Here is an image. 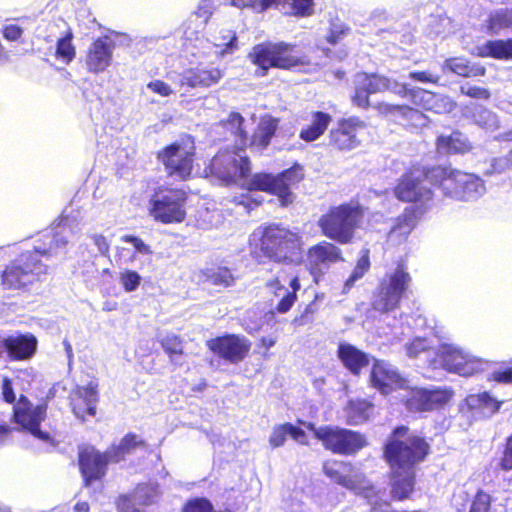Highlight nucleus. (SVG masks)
I'll use <instances>...</instances> for the list:
<instances>
[{
    "instance_id": "13",
    "label": "nucleus",
    "mask_w": 512,
    "mask_h": 512,
    "mask_svg": "<svg viewBox=\"0 0 512 512\" xmlns=\"http://www.w3.org/2000/svg\"><path fill=\"white\" fill-rule=\"evenodd\" d=\"M441 360L438 364L446 370L461 376H472L484 371L489 361L472 355L468 350L455 343H444L438 348Z\"/></svg>"
},
{
    "instance_id": "43",
    "label": "nucleus",
    "mask_w": 512,
    "mask_h": 512,
    "mask_svg": "<svg viewBox=\"0 0 512 512\" xmlns=\"http://www.w3.org/2000/svg\"><path fill=\"white\" fill-rule=\"evenodd\" d=\"M371 404L366 400H351L346 406L347 421L351 425H358L369 418Z\"/></svg>"
},
{
    "instance_id": "54",
    "label": "nucleus",
    "mask_w": 512,
    "mask_h": 512,
    "mask_svg": "<svg viewBox=\"0 0 512 512\" xmlns=\"http://www.w3.org/2000/svg\"><path fill=\"white\" fill-rule=\"evenodd\" d=\"M485 399H487V392L469 395L466 397L464 404L461 405V410L467 409L474 416L483 417Z\"/></svg>"
},
{
    "instance_id": "27",
    "label": "nucleus",
    "mask_w": 512,
    "mask_h": 512,
    "mask_svg": "<svg viewBox=\"0 0 512 512\" xmlns=\"http://www.w3.org/2000/svg\"><path fill=\"white\" fill-rule=\"evenodd\" d=\"M114 42L108 36L99 37L88 49L86 65L90 72L98 74L110 65Z\"/></svg>"
},
{
    "instance_id": "3",
    "label": "nucleus",
    "mask_w": 512,
    "mask_h": 512,
    "mask_svg": "<svg viewBox=\"0 0 512 512\" xmlns=\"http://www.w3.org/2000/svg\"><path fill=\"white\" fill-rule=\"evenodd\" d=\"M362 210L357 202L331 207L318 220L322 234L334 242L345 245L352 242Z\"/></svg>"
},
{
    "instance_id": "60",
    "label": "nucleus",
    "mask_w": 512,
    "mask_h": 512,
    "mask_svg": "<svg viewBox=\"0 0 512 512\" xmlns=\"http://www.w3.org/2000/svg\"><path fill=\"white\" fill-rule=\"evenodd\" d=\"M490 496L484 492H478L472 502L469 512H488Z\"/></svg>"
},
{
    "instance_id": "48",
    "label": "nucleus",
    "mask_w": 512,
    "mask_h": 512,
    "mask_svg": "<svg viewBox=\"0 0 512 512\" xmlns=\"http://www.w3.org/2000/svg\"><path fill=\"white\" fill-rule=\"evenodd\" d=\"M159 496V486L155 483L138 485L133 493V500L139 505H150Z\"/></svg>"
},
{
    "instance_id": "10",
    "label": "nucleus",
    "mask_w": 512,
    "mask_h": 512,
    "mask_svg": "<svg viewBox=\"0 0 512 512\" xmlns=\"http://www.w3.org/2000/svg\"><path fill=\"white\" fill-rule=\"evenodd\" d=\"M186 193L181 189H160L149 200V213L163 224L180 223L185 219Z\"/></svg>"
},
{
    "instance_id": "31",
    "label": "nucleus",
    "mask_w": 512,
    "mask_h": 512,
    "mask_svg": "<svg viewBox=\"0 0 512 512\" xmlns=\"http://www.w3.org/2000/svg\"><path fill=\"white\" fill-rule=\"evenodd\" d=\"M437 150L443 155L465 154L472 150V144L468 138L459 131L450 135H440L437 138Z\"/></svg>"
},
{
    "instance_id": "4",
    "label": "nucleus",
    "mask_w": 512,
    "mask_h": 512,
    "mask_svg": "<svg viewBox=\"0 0 512 512\" xmlns=\"http://www.w3.org/2000/svg\"><path fill=\"white\" fill-rule=\"evenodd\" d=\"M261 250L278 263L297 265L303 260L301 236L279 225L264 229Z\"/></svg>"
},
{
    "instance_id": "11",
    "label": "nucleus",
    "mask_w": 512,
    "mask_h": 512,
    "mask_svg": "<svg viewBox=\"0 0 512 512\" xmlns=\"http://www.w3.org/2000/svg\"><path fill=\"white\" fill-rule=\"evenodd\" d=\"M294 46L287 43H265L253 47L249 54L251 61L265 75L271 67L289 69L301 64L300 57L295 54Z\"/></svg>"
},
{
    "instance_id": "24",
    "label": "nucleus",
    "mask_w": 512,
    "mask_h": 512,
    "mask_svg": "<svg viewBox=\"0 0 512 512\" xmlns=\"http://www.w3.org/2000/svg\"><path fill=\"white\" fill-rule=\"evenodd\" d=\"M195 41L199 42L202 54L209 57L222 58L238 49L236 33L230 29H220L210 40L199 38Z\"/></svg>"
},
{
    "instance_id": "12",
    "label": "nucleus",
    "mask_w": 512,
    "mask_h": 512,
    "mask_svg": "<svg viewBox=\"0 0 512 512\" xmlns=\"http://www.w3.org/2000/svg\"><path fill=\"white\" fill-rule=\"evenodd\" d=\"M415 174L409 173L402 177L398 185L394 189L395 196L404 202L413 203L411 211H415L418 215H424L433 205V193L424 182L429 181L427 173Z\"/></svg>"
},
{
    "instance_id": "29",
    "label": "nucleus",
    "mask_w": 512,
    "mask_h": 512,
    "mask_svg": "<svg viewBox=\"0 0 512 512\" xmlns=\"http://www.w3.org/2000/svg\"><path fill=\"white\" fill-rule=\"evenodd\" d=\"M98 402L97 385L90 382L85 387H78L72 397L74 414L84 420L86 415L96 414V403Z\"/></svg>"
},
{
    "instance_id": "50",
    "label": "nucleus",
    "mask_w": 512,
    "mask_h": 512,
    "mask_svg": "<svg viewBox=\"0 0 512 512\" xmlns=\"http://www.w3.org/2000/svg\"><path fill=\"white\" fill-rule=\"evenodd\" d=\"M73 34L68 31L65 36L58 39L56 44V57L64 63H70L75 57V47L72 44Z\"/></svg>"
},
{
    "instance_id": "6",
    "label": "nucleus",
    "mask_w": 512,
    "mask_h": 512,
    "mask_svg": "<svg viewBox=\"0 0 512 512\" xmlns=\"http://www.w3.org/2000/svg\"><path fill=\"white\" fill-rule=\"evenodd\" d=\"M307 428L321 441L325 449L335 454L351 455L366 445L364 435L356 431L332 425L316 427L313 423H309Z\"/></svg>"
},
{
    "instance_id": "22",
    "label": "nucleus",
    "mask_w": 512,
    "mask_h": 512,
    "mask_svg": "<svg viewBox=\"0 0 512 512\" xmlns=\"http://www.w3.org/2000/svg\"><path fill=\"white\" fill-rule=\"evenodd\" d=\"M391 80L380 75L358 74L355 79L353 103L360 108L369 106V95L390 90Z\"/></svg>"
},
{
    "instance_id": "28",
    "label": "nucleus",
    "mask_w": 512,
    "mask_h": 512,
    "mask_svg": "<svg viewBox=\"0 0 512 512\" xmlns=\"http://www.w3.org/2000/svg\"><path fill=\"white\" fill-rule=\"evenodd\" d=\"M37 339L32 334H12L5 337V351L12 360L30 359L36 352Z\"/></svg>"
},
{
    "instance_id": "61",
    "label": "nucleus",
    "mask_w": 512,
    "mask_h": 512,
    "mask_svg": "<svg viewBox=\"0 0 512 512\" xmlns=\"http://www.w3.org/2000/svg\"><path fill=\"white\" fill-rule=\"evenodd\" d=\"M147 88L162 97H168L172 94V88L162 80H153L147 84Z\"/></svg>"
},
{
    "instance_id": "16",
    "label": "nucleus",
    "mask_w": 512,
    "mask_h": 512,
    "mask_svg": "<svg viewBox=\"0 0 512 512\" xmlns=\"http://www.w3.org/2000/svg\"><path fill=\"white\" fill-rule=\"evenodd\" d=\"M13 409L14 420L17 424L34 437L43 441L48 440V433L40 429V424L46 417V404L33 405L27 397L21 396Z\"/></svg>"
},
{
    "instance_id": "44",
    "label": "nucleus",
    "mask_w": 512,
    "mask_h": 512,
    "mask_svg": "<svg viewBox=\"0 0 512 512\" xmlns=\"http://www.w3.org/2000/svg\"><path fill=\"white\" fill-rule=\"evenodd\" d=\"M382 110L392 115H399L409 120L415 126H423L426 124V116L417 109L410 108L407 105H390L383 104Z\"/></svg>"
},
{
    "instance_id": "2",
    "label": "nucleus",
    "mask_w": 512,
    "mask_h": 512,
    "mask_svg": "<svg viewBox=\"0 0 512 512\" xmlns=\"http://www.w3.org/2000/svg\"><path fill=\"white\" fill-rule=\"evenodd\" d=\"M427 178L439 186L446 197L454 200L476 201L486 192L485 183L479 176L451 167H433Z\"/></svg>"
},
{
    "instance_id": "35",
    "label": "nucleus",
    "mask_w": 512,
    "mask_h": 512,
    "mask_svg": "<svg viewBox=\"0 0 512 512\" xmlns=\"http://www.w3.org/2000/svg\"><path fill=\"white\" fill-rule=\"evenodd\" d=\"M288 436L300 444H306V434L304 430L291 423L275 426L269 437V443L273 448L281 447L284 445Z\"/></svg>"
},
{
    "instance_id": "64",
    "label": "nucleus",
    "mask_w": 512,
    "mask_h": 512,
    "mask_svg": "<svg viewBox=\"0 0 512 512\" xmlns=\"http://www.w3.org/2000/svg\"><path fill=\"white\" fill-rule=\"evenodd\" d=\"M504 470H512V436L508 438L504 455L500 463Z\"/></svg>"
},
{
    "instance_id": "20",
    "label": "nucleus",
    "mask_w": 512,
    "mask_h": 512,
    "mask_svg": "<svg viewBox=\"0 0 512 512\" xmlns=\"http://www.w3.org/2000/svg\"><path fill=\"white\" fill-rule=\"evenodd\" d=\"M238 8L252 7L264 11L275 7L287 15L307 16L312 13V0H228Z\"/></svg>"
},
{
    "instance_id": "7",
    "label": "nucleus",
    "mask_w": 512,
    "mask_h": 512,
    "mask_svg": "<svg viewBox=\"0 0 512 512\" xmlns=\"http://www.w3.org/2000/svg\"><path fill=\"white\" fill-rule=\"evenodd\" d=\"M246 147L236 145L233 150L219 151L211 160L210 172L226 185L246 178L250 172Z\"/></svg>"
},
{
    "instance_id": "17",
    "label": "nucleus",
    "mask_w": 512,
    "mask_h": 512,
    "mask_svg": "<svg viewBox=\"0 0 512 512\" xmlns=\"http://www.w3.org/2000/svg\"><path fill=\"white\" fill-rule=\"evenodd\" d=\"M343 260L341 249L327 241H321L311 246L306 254V265L316 282L329 270L331 265Z\"/></svg>"
},
{
    "instance_id": "38",
    "label": "nucleus",
    "mask_w": 512,
    "mask_h": 512,
    "mask_svg": "<svg viewBox=\"0 0 512 512\" xmlns=\"http://www.w3.org/2000/svg\"><path fill=\"white\" fill-rule=\"evenodd\" d=\"M421 216L415 211L406 209L404 215L398 219V223L391 229L389 238L398 241L406 239Z\"/></svg>"
},
{
    "instance_id": "32",
    "label": "nucleus",
    "mask_w": 512,
    "mask_h": 512,
    "mask_svg": "<svg viewBox=\"0 0 512 512\" xmlns=\"http://www.w3.org/2000/svg\"><path fill=\"white\" fill-rule=\"evenodd\" d=\"M338 357L344 366L354 374H358L369 363L368 355L349 343L339 344Z\"/></svg>"
},
{
    "instance_id": "1",
    "label": "nucleus",
    "mask_w": 512,
    "mask_h": 512,
    "mask_svg": "<svg viewBox=\"0 0 512 512\" xmlns=\"http://www.w3.org/2000/svg\"><path fill=\"white\" fill-rule=\"evenodd\" d=\"M407 432V427H397L385 446V456L392 469L391 493L397 500L406 499L412 493L414 465L422 461L429 450L423 438L416 435L405 437Z\"/></svg>"
},
{
    "instance_id": "5",
    "label": "nucleus",
    "mask_w": 512,
    "mask_h": 512,
    "mask_svg": "<svg viewBox=\"0 0 512 512\" xmlns=\"http://www.w3.org/2000/svg\"><path fill=\"white\" fill-rule=\"evenodd\" d=\"M410 282V274L401 266L386 273L373 293L372 308L380 313H390L398 309Z\"/></svg>"
},
{
    "instance_id": "52",
    "label": "nucleus",
    "mask_w": 512,
    "mask_h": 512,
    "mask_svg": "<svg viewBox=\"0 0 512 512\" xmlns=\"http://www.w3.org/2000/svg\"><path fill=\"white\" fill-rule=\"evenodd\" d=\"M454 107L455 103L450 97L432 92V99H429V105H427L426 110L437 114H444L451 112Z\"/></svg>"
},
{
    "instance_id": "57",
    "label": "nucleus",
    "mask_w": 512,
    "mask_h": 512,
    "mask_svg": "<svg viewBox=\"0 0 512 512\" xmlns=\"http://www.w3.org/2000/svg\"><path fill=\"white\" fill-rule=\"evenodd\" d=\"M492 169L487 173H503L512 169V156L509 151L505 156L494 158L491 163Z\"/></svg>"
},
{
    "instance_id": "33",
    "label": "nucleus",
    "mask_w": 512,
    "mask_h": 512,
    "mask_svg": "<svg viewBox=\"0 0 512 512\" xmlns=\"http://www.w3.org/2000/svg\"><path fill=\"white\" fill-rule=\"evenodd\" d=\"M405 351L408 357L418 358L423 356L433 368H437L438 350L434 348L431 340L425 337H415L413 340L405 344Z\"/></svg>"
},
{
    "instance_id": "56",
    "label": "nucleus",
    "mask_w": 512,
    "mask_h": 512,
    "mask_svg": "<svg viewBox=\"0 0 512 512\" xmlns=\"http://www.w3.org/2000/svg\"><path fill=\"white\" fill-rule=\"evenodd\" d=\"M120 282L126 292L135 291L141 282V276L132 270H125L121 273Z\"/></svg>"
},
{
    "instance_id": "19",
    "label": "nucleus",
    "mask_w": 512,
    "mask_h": 512,
    "mask_svg": "<svg viewBox=\"0 0 512 512\" xmlns=\"http://www.w3.org/2000/svg\"><path fill=\"white\" fill-rule=\"evenodd\" d=\"M453 396V390L447 387L434 389H416L406 401L411 412H427L439 409L447 404Z\"/></svg>"
},
{
    "instance_id": "9",
    "label": "nucleus",
    "mask_w": 512,
    "mask_h": 512,
    "mask_svg": "<svg viewBox=\"0 0 512 512\" xmlns=\"http://www.w3.org/2000/svg\"><path fill=\"white\" fill-rule=\"evenodd\" d=\"M303 178V169L296 164L276 176L268 173H256L246 183L249 190H260L275 194L280 198L282 205L292 202L290 186Z\"/></svg>"
},
{
    "instance_id": "63",
    "label": "nucleus",
    "mask_w": 512,
    "mask_h": 512,
    "mask_svg": "<svg viewBox=\"0 0 512 512\" xmlns=\"http://www.w3.org/2000/svg\"><path fill=\"white\" fill-rule=\"evenodd\" d=\"M2 33H3V37L6 40L16 41L22 36L23 30L21 27H19L17 25L10 24V25H6L3 28Z\"/></svg>"
},
{
    "instance_id": "8",
    "label": "nucleus",
    "mask_w": 512,
    "mask_h": 512,
    "mask_svg": "<svg viewBox=\"0 0 512 512\" xmlns=\"http://www.w3.org/2000/svg\"><path fill=\"white\" fill-rule=\"evenodd\" d=\"M48 266L39 260L38 253L27 251L14 260L2 274V283L6 288L18 289L39 280L46 275Z\"/></svg>"
},
{
    "instance_id": "46",
    "label": "nucleus",
    "mask_w": 512,
    "mask_h": 512,
    "mask_svg": "<svg viewBox=\"0 0 512 512\" xmlns=\"http://www.w3.org/2000/svg\"><path fill=\"white\" fill-rule=\"evenodd\" d=\"M159 342L168 354L170 361L177 364V357L183 353L182 339L172 332H167L159 337Z\"/></svg>"
},
{
    "instance_id": "59",
    "label": "nucleus",
    "mask_w": 512,
    "mask_h": 512,
    "mask_svg": "<svg viewBox=\"0 0 512 512\" xmlns=\"http://www.w3.org/2000/svg\"><path fill=\"white\" fill-rule=\"evenodd\" d=\"M122 241L133 245L135 251L141 255H150L152 250L141 238L134 235H125L121 238Z\"/></svg>"
},
{
    "instance_id": "51",
    "label": "nucleus",
    "mask_w": 512,
    "mask_h": 512,
    "mask_svg": "<svg viewBox=\"0 0 512 512\" xmlns=\"http://www.w3.org/2000/svg\"><path fill=\"white\" fill-rule=\"evenodd\" d=\"M289 285L291 291H288L286 289V293L283 294L282 298L280 299L279 303L276 306L277 312L281 314L288 312L292 308L295 301L297 300V292L301 288L298 277L292 278Z\"/></svg>"
},
{
    "instance_id": "26",
    "label": "nucleus",
    "mask_w": 512,
    "mask_h": 512,
    "mask_svg": "<svg viewBox=\"0 0 512 512\" xmlns=\"http://www.w3.org/2000/svg\"><path fill=\"white\" fill-rule=\"evenodd\" d=\"M370 378L373 387L380 390L383 394H388L391 390L402 387L405 382L397 369L385 361H376L374 363Z\"/></svg>"
},
{
    "instance_id": "23",
    "label": "nucleus",
    "mask_w": 512,
    "mask_h": 512,
    "mask_svg": "<svg viewBox=\"0 0 512 512\" xmlns=\"http://www.w3.org/2000/svg\"><path fill=\"white\" fill-rule=\"evenodd\" d=\"M109 459L108 450L100 453L93 447L83 448L79 453V465L86 485L100 479L106 472Z\"/></svg>"
},
{
    "instance_id": "34",
    "label": "nucleus",
    "mask_w": 512,
    "mask_h": 512,
    "mask_svg": "<svg viewBox=\"0 0 512 512\" xmlns=\"http://www.w3.org/2000/svg\"><path fill=\"white\" fill-rule=\"evenodd\" d=\"M277 129L278 120L276 118L271 116L263 117L249 142L250 146L257 150L266 149Z\"/></svg>"
},
{
    "instance_id": "55",
    "label": "nucleus",
    "mask_w": 512,
    "mask_h": 512,
    "mask_svg": "<svg viewBox=\"0 0 512 512\" xmlns=\"http://www.w3.org/2000/svg\"><path fill=\"white\" fill-rule=\"evenodd\" d=\"M474 117L476 123L487 130H495L499 126L497 115L488 109H480Z\"/></svg>"
},
{
    "instance_id": "58",
    "label": "nucleus",
    "mask_w": 512,
    "mask_h": 512,
    "mask_svg": "<svg viewBox=\"0 0 512 512\" xmlns=\"http://www.w3.org/2000/svg\"><path fill=\"white\" fill-rule=\"evenodd\" d=\"M460 90L462 94L467 95L471 98L486 100L489 99L490 97V92L484 87L465 84L461 86Z\"/></svg>"
},
{
    "instance_id": "40",
    "label": "nucleus",
    "mask_w": 512,
    "mask_h": 512,
    "mask_svg": "<svg viewBox=\"0 0 512 512\" xmlns=\"http://www.w3.org/2000/svg\"><path fill=\"white\" fill-rule=\"evenodd\" d=\"M479 54L483 57L512 59V39L488 41L480 48Z\"/></svg>"
},
{
    "instance_id": "62",
    "label": "nucleus",
    "mask_w": 512,
    "mask_h": 512,
    "mask_svg": "<svg viewBox=\"0 0 512 512\" xmlns=\"http://www.w3.org/2000/svg\"><path fill=\"white\" fill-rule=\"evenodd\" d=\"M94 245L97 247L99 253L103 256H108L110 250V244L107 239L101 234H92L90 236Z\"/></svg>"
},
{
    "instance_id": "30",
    "label": "nucleus",
    "mask_w": 512,
    "mask_h": 512,
    "mask_svg": "<svg viewBox=\"0 0 512 512\" xmlns=\"http://www.w3.org/2000/svg\"><path fill=\"white\" fill-rule=\"evenodd\" d=\"M221 78L222 72L218 68H191L181 75L180 85H186L191 88L209 87L218 83Z\"/></svg>"
},
{
    "instance_id": "18",
    "label": "nucleus",
    "mask_w": 512,
    "mask_h": 512,
    "mask_svg": "<svg viewBox=\"0 0 512 512\" xmlns=\"http://www.w3.org/2000/svg\"><path fill=\"white\" fill-rule=\"evenodd\" d=\"M367 124L359 117L352 116L338 121V126L330 131V144L341 151H350L361 144V137Z\"/></svg>"
},
{
    "instance_id": "14",
    "label": "nucleus",
    "mask_w": 512,
    "mask_h": 512,
    "mask_svg": "<svg viewBox=\"0 0 512 512\" xmlns=\"http://www.w3.org/2000/svg\"><path fill=\"white\" fill-rule=\"evenodd\" d=\"M194 146L175 142L158 153L167 173L175 178L186 180L193 168Z\"/></svg>"
},
{
    "instance_id": "39",
    "label": "nucleus",
    "mask_w": 512,
    "mask_h": 512,
    "mask_svg": "<svg viewBox=\"0 0 512 512\" xmlns=\"http://www.w3.org/2000/svg\"><path fill=\"white\" fill-rule=\"evenodd\" d=\"M213 5L210 0H202L196 11L189 17L195 19L197 22V29L192 32H189L188 29L185 30V39L188 41L199 40V34L205 27L208 19L212 15Z\"/></svg>"
},
{
    "instance_id": "45",
    "label": "nucleus",
    "mask_w": 512,
    "mask_h": 512,
    "mask_svg": "<svg viewBox=\"0 0 512 512\" xmlns=\"http://www.w3.org/2000/svg\"><path fill=\"white\" fill-rule=\"evenodd\" d=\"M143 442L137 439L134 434H127L118 446H112L108 449L109 459L112 462H119L124 459L126 454H130L137 446L142 445Z\"/></svg>"
},
{
    "instance_id": "21",
    "label": "nucleus",
    "mask_w": 512,
    "mask_h": 512,
    "mask_svg": "<svg viewBox=\"0 0 512 512\" xmlns=\"http://www.w3.org/2000/svg\"><path fill=\"white\" fill-rule=\"evenodd\" d=\"M207 344L210 350L232 363L243 360L250 350V342L234 334L211 339Z\"/></svg>"
},
{
    "instance_id": "49",
    "label": "nucleus",
    "mask_w": 512,
    "mask_h": 512,
    "mask_svg": "<svg viewBox=\"0 0 512 512\" xmlns=\"http://www.w3.org/2000/svg\"><path fill=\"white\" fill-rule=\"evenodd\" d=\"M512 27V9H499L492 13L488 20V28L492 33Z\"/></svg>"
},
{
    "instance_id": "25",
    "label": "nucleus",
    "mask_w": 512,
    "mask_h": 512,
    "mask_svg": "<svg viewBox=\"0 0 512 512\" xmlns=\"http://www.w3.org/2000/svg\"><path fill=\"white\" fill-rule=\"evenodd\" d=\"M324 473L337 484L358 493L367 487L365 477L360 473L352 472V466L345 462H327L324 464Z\"/></svg>"
},
{
    "instance_id": "37",
    "label": "nucleus",
    "mask_w": 512,
    "mask_h": 512,
    "mask_svg": "<svg viewBox=\"0 0 512 512\" xmlns=\"http://www.w3.org/2000/svg\"><path fill=\"white\" fill-rule=\"evenodd\" d=\"M390 91L408 99L412 104L424 109L429 105V99H432V92L421 88H408L406 84H400L391 81Z\"/></svg>"
},
{
    "instance_id": "47",
    "label": "nucleus",
    "mask_w": 512,
    "mask_h": 512,
    "mask_svg": "<svg viewBox=\"0 0 512 512\" xmlns=\"http://www.w3.org/2000/svg\"><path fill=\"white\" fill-rule=\"evenodd\" d=\"M370 269L369 251L363 250L352 273L344 283V292L350 290Z\"/></svg>"
},
{
    "instance_id": "15",
    "label": "nucleus",
    "mask_w": 512,
    "mask_h": 512,
    "mask_svg": "<svg viewBox=\"0 0 512 512\" xmlns=\"http://www.w3.org/2000/svg\"><path fill=\"white\" fill-rule=\"evenodd\" d=\"M81 234L80 223L74 217L61 216L53 228L49 246H36L35 251L39 256L50 257L65 251L66 246L79 238Z\"/></svg>"
},
{
    "instance_id": "42",
    "label": "nucleus",
    "mask_w": 512,
    "mask_h": 512,
    "mask_svg": "<svg viewBox=\"0 0 512 512\" xmlns=\"http://www.w3.org/2000/svg\"><path fill=\"white\" fill-rule=\"evenodd\" d=\"M243 124L244 118L237 112H231L227 119L221 121V125L234 135L236 145L247 146L249 138Z\"/></svg>"
},
{
    "instance_id": "41",
    "label": "nucleus",
    "mask_w": 512,
    "mask_h": 512,
    "mask_svg": "<svg viewBox=\"0 0 512 512\" xmlns=\"http://www.w3.org/2000/svg\"><path fill=\"white\" fill-rule=\"evenodd\" d=\"M444 68H448L455 74L463 77H477L485 74V68L479 65H469L462 57H455L445 61Z\"/></svg>"
},
{
    "instance_id": "36",
    "label": "nucleus",
    "mask_w": 512,
    "mask_h": 512,
    "mask_svg": "<svg viewBox=\"0 0 512 512\" xmlns=\"http://www.w3.org/2000/svg\"><path fill=\"white\" fill-rule=\"evenodd\" d=\"M332 117L330 114L316 111L311 115V123L300 132V138L306 142L317 140L327 130Z\"/></svg>"
},
{
    "instance_id": "53",
    "label": "nucleus",
    "mask_w": 512,
    "mask_h": 512,
    "mask_svg": "<svg viewBox=\"0 0 512 512\" xmlns=\"http://www.w3.org/2000/svg\"><path fill=\"white\" fill-rule=\"evenodd\" d=\"M207 281L216 286L229 287L234 283V277L228 268L218 267L207 273Z\"/></svg>"
}]
</instances>
